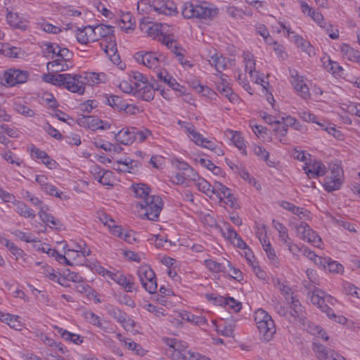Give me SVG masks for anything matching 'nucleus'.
Wrapping results in <instances>:
<instances>
[{
    "label": "nucleus",
    "mask_w": 360,
    "mask_h": 360,
    "mask_svg": "<svg viewBox=\"0 0 360 360\" xmlns=\"http://www.w3.org/2000/svg\"><path fill=\"white\" fill-rule=\"evenodd\" d=\"M134 141L137 139L139 143H143L149 136H152V132L146 128L139 130L136 127H134Z\"/></svg>",
    "instance_id": "42"
},
{
    "label": "nucleus",
    "mask_w": 360,
    "mask_h": 360,
    "mask_svg": "<svg viewBox=\"0 0 360 360\" xmlns=\"http://www.w3.org/2000/svg\"><path fill=\"white\" fill-rule=\"evenodd\" d=\"M326 68L329 72L337 76H341L343 72V68L339 65V63L332 61L330 59H329L328 64Z\"/></svg>",
    "instance_id": "50"
},
{
    "label": "nucleus",
    "mask_w": 360,
    "mask_h": 360,
    "mask_svg": "<svg viewBox=\"0 0 360 360\" xmlns=\"http://www.w3.org/2000/svg\"><path fill=\"white\" fill-rule=\"evenodd\" d=\"M165 352L167 356L170 357L174 360H186V359L188 358L186 354L176 351L170 347H168Z\"/></svg>",
    "instance_id": "51"
},
{
    "label": "nucleus",
    "mask_w": 360,
    "mask_h": 360,
    "mask_svg": "<svg viewBox=\"0 0 360 360\" xmlns=\"http://www.w3.org/2000/svg\"><path fill=\"white\" fill-rule=\"evenodd\" d=\"M94 35L96 41L101 38L100 46L105 51L110 60L115 64L120 61V56L117 53L115 37L114 34V27L104 24L93 26Z\"/></svg>",
    "instance_id": "1"
},
{
    "label": "nucleus",
    "mask_w": 360,
    "mask_h": 360,
    "mask_svg": "<svg viewBox=\"0 0 360 360\" xmlns=\"http://www.w3.org/2000/svg\"><path fill=\"white\" fill-rule=\"evenodd\" d=\"M225 306H228L234 312H238L242 308V304L236 301L234 298L229 297L226 298V303Z\"/></svg>",
    "instance_id": "62"
},
{
    "label": "nucleus",
    "mask_w": 360,
    "mask_h": 360,
    "mask_svg": "<svg viewBox=\"0 0 360 360\" xmlns=\"http://www.w3.org/2000/svg\"><path fill=\"white\" fill-rule=\"evenodd\" d=\"M224 191H227V187L221 182L215 181L214 185H212L211 193L217 194L220 200L222 199L221 193Z\"/></svg>",
    "instance_id": "58"
},
{
    "label": "nucleus",
    "mask_w": 360,
    "mask_h": 360,
    "mask_svg": "<svg viewBox=\"0 0 360 360\" xmlns=\"http://www.w3.org/2000/svg\"><path fill=\"white\" fill-rule=\"evenodd\" d=\"M82 75L84 87L86 85L93 86L101 82H105L106 80V75L103 72H85Z\"/></svg>",
    "instance_id": "23"
},
{
    "label": "nucleus",
    "mask_w": 360,
    "mask_h": 360,
    "mask_svg": "<svg viewBox=\"0 0 360 360\" xmlns=\"http://www.w3.org/2000/svg\"><path fill=\"white\" fill-rule=\"evenodd\" d=\"M98 106V102L95 100H88L80 104V110L83 112H90Z\"/></svg>",
    "instance_id": "57"
},
{
    "label": "nucleus",
    "mask_w": 360,
    "mask_h": 360,
    "mask_svg": "<svg viewBox=\"0 0 360 360\" xmlns=\"http://www.w3.org/2000/svg\"><path fill=\"white\" fill-rule=\"evenodd\" d=\"M77 123L83 127L91 129L93 131L97 129H110V123L101 120L95 116L81 114V117L77 119Z\"/></svg>",
    "instance_id": "8"
},
{
    "label": "nucleus",
    "mask_w": 360,
    "mask_h": 360,
    "mask_svg": "<svg viewBox=\"0 0 360 360\" xmlns=\"http://www.w3.org/2000/svg\"><path fill=\"white\" fill-rule=\"evenodd\" d=\"M12 203L15 207V211L20 216L25 218L32 219L35 217V213L34 210L29 208L25 202L20 200H16L15 199Z\"/></svg>",
    "instance_id": "26"
},
{
    "label": "nucleus",
    "mask_w": 360,
    "mask_h": 360,
    "mask_svg": "<svg viewBox=\"0 0 360 360\" xmlns=\"http://www.w3.org/2000/svg\"><path fill=\"white\" fill-rule=\"evenodd\" d=\"M77 284L75 285V290L79 292V293H86L88 297H90L91 295L92 297L94 296V291L91 288V287L86 284L84 281L81 282L77 283Z\"/></svg>",
    "instance_id": "47"
},
{
    "label": "nucleus",
    "mask_w": 360,
    "mask_h": 360,
    "mask_svg": "<svg viewBox=\"0 0 360 360\" xmlns=\"http://www.w3.org/2000/svg\"><path fill=\"white\" fill-rule=\"evenodd\" d=\"M294 127L296 129H298V123H297L296 120L290 115H288L285 117H281L280 118V128H281V131L283 130L285 131H287L286 127Z\"/></svg>",
    "instance_id": "40"
},
{
    "label": "nucleus",
    "mask_w": 360,
    "mask_h": 360,
    "mask_svg": "<svg viewBox=\"0 0 360 360\" xmlns=\"http://www.w3.org/2000/svg\"><path fill=\"white\" fill-rule=\"evenodd\" d=\"M63 61L65 60L60 58L50 61L47 63V69H51L52 71L56 72L66 70L68 68V65L66 63H63Z\"/></svg>",
    "instance_id": "37"
},
{
    "label": "nucleus",
    "mask_w": 360,
    "mask_h": 360,
    "mask_svg": "<svg viewBox=\"0 0 360 360\" xmlns=\"http://www.w3.org/2000/svg\"><path fill=\"white\" fill-rule=\"evenodd\" d=\"M65 275V278L68 281H71L75 283L83 281V278L78 274L74 271H71L70 269H67L63 273Z\"/></svg>",
    "instance_id": "64"
},
{
    "label": "nucleus",
    "mask_w": 360,
    "mask_h": 360,
    "mask_svg": "<svg viewBox=\"0 0 360 360\" xmlns=\"http://www.w3.org/2000/svg\"><path fill=\"white\" fill-rule=\"evenodd\" d=\"M106 274L120 285L122 286L127 292H131L134 283L131 281L130 276L127 277L120 272L112 273L107 271Z\"/></svg>",
    "instance_id": "17"
},
{
    "label": "nucleus",
    "mask_w": 360,
    "mask_h": 360,
    "mask_svg": "<svg viewBox=\"0 0 360 360\" xmlns=\"http://www.w3.org/2000/svg\"><path fill=\"white\" fill-rule=\"evenodd\" d=\"M216 14V9L209 8L190 2L185 3L182 9V15L185 18L207 19L214 17Z\"/></svg>",
    "instance_id": "3"
},
{
    "label": "nucleus",
    "mask_w": 360,
    "mask_h": 360,
    "mask_svg": "<svg viewBox=\"0 0 360 360\" xmlns=\"http://www.w3.org/2000/svg\"><path fill=\"white\" fill-rule=\"evenodd\" d=\"M255 321L263 340L269 342L276 333V326L274 321L269 314L262 309H257L255 312Z\"/></svg>",
    "instance_id": "2"
},
{
    "label": "nucleus",
    "mask_w": 360,
    "mask_h": 360,
    "mask_svg": "<svg viewBox=\"0 0 360 360\" xmlns=\"http://www.w3.org/2000/svg\"><path fill=\"white\" fill-rule=\"evenodd\" d=\"M137 275L145 290L150 294L157 291L158 285L155 272L147 266H141L137 271Z\"/></svg>",
    "instance_id": "4"
},
{
    "label": "nucleus",
    "mask_w": 360,
    "mask_h": 360,
    "mask_svg": "<svg viewBox=\"0 0 360 360\" xmlns=\"http://www.w3.org/2000/svg\"><path fill=\"white\" fill-rule=\"evenodd\" d=\"M61 86L72 93L82 95L85 91L82 75L63 74Z\"/></svg>",
    "instance_id": "6"
},
{
    "label": "nucleus",
    "mask_w": 360,
    "mask_h": 360,
    "mask_svg": "<svg viewBox=\"0 0 360 360\" xmlns=\"http://www.w3.org/2000/svg\"><path fill=\"white\" fill-rule=\"evenodd\" d=\"M344 58L360 64V52L354 50L349 45L344 44L340 48Z\"/></svg>",
    "instance_id": "27"
},
{
    "label": "nucleus",
    "mask_w": 360,
    "mask_h": 360,
    "mask_svg": "<svg viewBox=\"0 0 360 360\" xmlns=\"http://www.w3.org/2000/svg\"><path fill=\"white\" fill-rule=\"evenodd\" d=\"M342 184V178L335 176L334 175H328L324 179L323 186L326 191L332 192L339 190Z\"/></svg>",
    "instance_id": "30"
},
{
    "label": "nucleus",
    "mask_w": 360,
    "mask_h": 360,
    "mask_svg": "<svg viewBox=\"0 0 360 360\" xmlns=\"http://www.w3.org/2000/svg\"><path fill=\"white\" fill-rule=\"evenodd\" d=\"M248 75L252 82L256 84H260L263 89L267 91V87L269 86V82L265 81L263 78V75H261L259 72L256 71V70L252 71V73L250 72Z\"/></svg>",
    "instance_id": "39"
},
{
    "label": "nucleus",
    "mask_w": 360,
    "mask_h": 360,
    "mask_svg": "<svg viewBox=\"0 0 360 360\" xmlns=\"http://www.w3.org/2000/svg\"><path fill=\"white\" fill-rule=\"evenodd\" d=\"M168 86L175 91L178 92L179 95H185L187 97L188 96V94H186V88L179 84L172 77H169L168 78Z\"/></svg>",
    "instance_id": "44"
},
{
    "label": "nucleus",
    "mask_w": 360,
    "mask_h": 360,
    "mask_svg": "<svg viewBox=\"0 0 360 360\" xmlns=\"http://www.w3.org/2000/svg\"><path fill=\"white\" fill-rule=\"evenodd\" d=\"M245 69L246 72H251L255 70V60L251 53H244Z\"/></svg>",
    "instance_id": "49"
},
{
    "label": "nucleus",
    "mask_w": 360,
    "mask_h": 360,
    "mask_svg": "<svg viewBox=\"0 0 360 360\" xmlns=\"http://www.w3.org/2000/svg\"><path fill=\"white\" fill-rule=\"evenodd\" d=\"M120 22L122 23V25H120V26L124 30H134L135 27V20L131 13H123L121 16Z\"/></svg>",
    "instance_id": "36"
},
{
    "label": "nucleus",
    "mask_w": 360,
    "mask_h": 360,
    "mask_svg": "<svg viewBox=\"0 0 360 360\" xmlns=\"http://www.w3.org/2000/svg\"><path fill=\"white\" fill-rule=\"evenodd\" d=\"M294 228L297 232V236L302 240H306L308 234L307 229H310L309 226L305 222H301L300 224L294 225Z\"/></svg>",
    "instance_id": "46"
},
{
    "label": "nucleus",
    "mask_w": 360,
    "mask_h": 360,
    "mask_svg": "<svg viewBox=\"0 0 360 360\" xmlns=\"http://www.w3.org/2000/svg\"><path fill=\"white\" fill-rule=\"evenodd\" d=\"M133 88V95L147 101L153 99V88L148 86L147 81L143 82H134Z\"/></svg>",
    "instance_id": "14"
},
{
    "label": "nucleus",
    "mask_w": 360,
    "mask_h": 360,
    "mask_svg": "<svg viewBox=\"0 0 360 360\" xmlns=\"http://www.w3.org/2000/svg\"><path fill=\"white\" fill-rule=\"evenodd\" d=\"M109 314L120 323H126L128 318L127 314L118 308H113L110 309L109 311Z\"/></svg>",
    "instance_id": "45"
},
{
    "label": "nucleus",
    "mask_w": 360,
    "mask_h": 360,
    "mask_svg": "<svg viewBox=\"0 0 360 360\" xmlns=\"http://www.w3.org/2000/svg\"><path fill=\"white\" fill-rule=\"evenodd\" d=\"M77 40L82 44H87L90 42L96 41L94 35V30L93 26L87 25L82 28H77L76 30Z\"/></svg>",
    "instance_id": "15"
},
{
    "label": "nucleus",
    "mask_w": 360,
    "mask_h": 360,
    "mask_svg": "<svg viewBox=\"0 0 360 360\" xmlns=\"http://www.w3.org/2000/svg\"><path fill=\"white\" fill-rule=\"evenodd\" d=\"M309 232L307 235L305 241H307L309 243H311L313 245L316 247H319L321 239V238L310 228V229H307Z\"/></svg>",
    "instance_id": "52"
},
{
    "label": "nucleus",
    "mask_w": 360,
    "mask_h": 360,
    "mask_svg": "<svg viewBox=\"0 0 360 360\" xmlns=\"http://www.w3.org/2000/svg\"><path fill=\"white\" fill-rule=\"evenodd\" d=\"M151 6L153 11L160 14L174 15L178 13L176 4L172 1L153 0Z\"/></svg>",
    "instance_id": "13"
},
{
    "label": "nucleus",
    "mask_w": 360,
    "mask_h": 360,
    "mask_svg": "<svg viewBox=\"0 0 360 360\" xmlns=\"http://www.w3.org/2000/svg\"><path fill=\"white\" fill-rule=\"evenodd\" d=\"M291 77V84L299 96L302 98L307 100L310 98L309 88L303 79V77L299 75L295 70H290Z\"/></svg>",
    "instance_id": "9"
},
{
    "label": "nucleus",
    "mask_w": 360,
    "mask_h": 360,
    "mask_svg": "<svg viewBox=\"0 0 360 360\" xmlns=\"http://www.w3.org/2000/svg\"><path fill=\"white\" fill-rule=\"evenodd\" d=\"M132 189L135 196L142 199L141 201L148 199L153 195H150V188L144 184H135L132 185Z\"/></svg>",
    "instance_id": "31"
},
{
    "label": "nucleus",
    "mask_w": 360,
    "mask_h": 360,
    "mask_svg": "<svg viewBox=\"0 0 360 360\" xmlns=\"http://www.w3.org/2000/svg\"><path fill=\"white\" fill-rule=\"evenodd\" d=\"M42 100L46 105H49L50 109L54 110L58 106L57 101L51 94H44Z\"/></svg>",
    "instance_id": "61"
},
{
    "label": "nucleus",
    "mask_w": 360,
    "mask_h": 360,
    "mask_svg": "<svg viewBox=\"0 0 360 360\" xmlns=\"http://www.w3.org/2000/svg\"><path fill=\"white\" fill-rule=\"evenodd\" d=\"M328 263H326V270L331 273L341 274L344 271L343 266L336 261L332 260L330 258L328 259Z\"/></svg>",
    "instance_id": "43"
},
{
    "label": "nucleus",
    "mask_w": 360,
    "mask_h": 360,
    "mask_svg": "<svg viewBox=\"0 0 360 360\" xmlns=\"http://www.w3.org/2000/svg\"><path fill=\"white\" fill-rule=\"evenodd\" d=\"M226 77L227 75L221 74L214 81L218 91L226 98H228L231 102L238 100V96L233 92L229 83Z\"/></svg>",
    "instance_id": "12"
},
{
    "label": "nucleus",
    "mask_w": 360,
    "mask_h": 360,
    "mask_svg": "<svg viewBox=\"0 0 360 360\" xmlns=\"http://www.w3.org/2000/svg\"><path fill=\"white\" fill-rule=\"evenodd\" d=\"M205 266L211 271L215 273L227 271L226 266L221 263H218L213 259H206L205 261Z\"/></svg>",
    "instance_id": "38"
},
{
    "label": "nucleus",
    "mask_w": 360,
    "mask_h": 360,
    "mask_svg": "<svg viewBox=\"0 0 360 360\" xmlns=\"http://www.w3.org/2000/svg\"><path fill=\"white\" fill-rule=\"evenodd\" d=\"M197 88L198 93L200 94L202 96L212 99L216 96V93L214 92V91L207 86L198 84Z\"/></svg>",
    "instance_id": "55"
},
{
    "label": "nucleus",
    "mask_w": 360,
    "mask_h": 360,
    "mask_svg": "<svg viewBox=\"0 0 360 360\" xmlns=\"http://www.w3.org/2000/svg\"><path fill=\"white\" fill-rule=\"evenodd\" d=\"M309 178L322 176L326 172V168L321 162H315L309 167L304 168Z\"/></svg>",
    "instance_id": "24"
},
{
    "label": "nucleus",
    "mask_w": 360,
    "mask_h": 360,
    "mask_svg": "<svg viewBox=\"0 0 360 360\" xmlns=\"http://www.w3.org/2000/svg\"><path fill=\"white\" fill-rule=\"evenodd\" d=\"M134 127L121 129L115 134V139L123 145H131L134 142Z\"/></svg>",
    "instance_id": "19"
},
{
    "label": "nucleus",
    "mask_w": 360,
    "mask_h": 360,
    "mask_svg": "<svg viewBox=\"0 0 360 360\" xmlns=\"http://www.w3.org/2000/svg\"><path fill=\"white\" fill-rule=\"evenodd\" d=\"M44 130L52 137L56 139L60 140L63 138V135L49 122L44 127Z\"/></svg>",
    "instance_id": "63"
},
{
    "label": "nucleus",
    "mask_w": 360,
    "mask_h": 360,
    "mask_svg": "<svg viewBox=\"0 0 360 360\" xmlns=\"http://www.w3.org/2000/svg\"><path fill=\"white\" fill-rule=\"evenodd\" d=\"M2 53L6 56L10 58H18L19 55V52L20 51L19 49L12 46L10 47L8 44L3 45L1 49Z\"/></svg>",
    "instance_id": "53"
},
{
    "label": "nucleus",
    "mask_w": 360,
    "mask_h": 360,
    "mask_svg": "<svg viewBox=\"0 0 360 360\" xmlns=\"http://www.w3.org/2000/svg\"><path fill=\"white\" fill-rule=\"evenodd\" d=\"M300 6L302 11L304 13H307L308 15L310 16L316 22H317L321 27H324L323 16L321 13L316 12L313 8L309 6L306 2L301 1Z\"/></svg>",
    "instance_id": "29"
},
{
    "label": "nucleus",
    "mask_w": 360,
    "mask_h": 360,
    "mask_svg": "<svg viewBox=\"0 0 360 360\" xmlns=\"http://www.w3.org/2000/svg\"><path fill=\"white\" fill-rule=\"evenodd\" d=\"M224 134L226 136L231 135V139L235 146L241 150L243 154L247 155L245 141L240 132L231 129H226Z\"/></svg>",
    "instance_id": "21"
},
{
    "label": "nucleus",
    "mask_w": 360,
    "mask_h": 360,
    "mask_svg": "<svg viewBox=\"0 0 360 360\" xmlns=\"http://www.w3.org/2000/svg\"><path fill=\"white\" fill-rule=\"evenodd\" d=\"M7 22L13 28L25 30L27 28V24L22 20V18L16 13L8 12L6 14Z\"/></svg>",
    "instance_id": "25"
},
{
    "label": "nucleus",
    "mask_w": 360,
    "mask_h": 360,
    "mask_svg": "<svg viewBox=\"0 0 360 360\" xmlns=\"http://www.w3.org/2000/svg\"><path fill=\"white\" fill-rule=\"evenodd\" d=\"M99 183L105 186H113V174L112 172L105 170L99 176Z\"/></svg>",
    "instance_id": "54"
},
{
    "label": "nucleus",
    "mask_w": 360,
    "mask_h": 360,
    "mask_svg": "<svg viewBox=\"0 0 360 360\" xmlns=\"http://www.w3.org/2000/svg\"><path fill=\"white\" fill-rule=\"evenodd\" d=\"M134 58L139 63H141L150 69H155L160 66V63L164 62L165 56L158 55L154 52H137Z\"/></svg>",
    "instance_id": "7"
},
{
    "label": "nucleus",
    "mask_w": 360,
    "mask_h": 360,
    "mask_svg": "<svg viewBox=\"0 0 360 360\" xmlns=\"http://www.w3.org/2000/svg\"><path fill=\"white\" fill-rule=\"evenodd\" d=\"M290 300L291 316L299 321H304L306 318L304 307L301 305L300 301L293 296H290Z\"/></svg>",
    "instance_id": "22"
},
{
    "label": "nucleus",
    "mask_w": 360,
    "mask_h": 360,
    "mask_svg": "<svg viewBox=\"0 0 360 360\" xmlns=\"http://www.w3.org/2000/svg\"><path fill=\"white\" fill-rule=\"evenodd\" d=\"M316 306L321 310V311L326 313L327 316L334 321L341 324H345L346 323L347 319L343 316L336 315L334 313V311L326 303L324 295L322 296L320 302Z\"/></svg>",
    "instance_id": "18"
},
{
    "label": "nucleus",
    "mask_w": 360,
    "mask_h": 360,
    "mask_svg": "<svg viewBox=\"0 0 360 360\" xmlns=\"http://www.w3.org/2000/svg\"><path fill=\"white\" fill-rule=\"evenodd\" d=\"M211 65L214 66L217 71L219 73L226 69L227 68V60L226 58L217 53L214 54L211 57L210 60Z\"/></svg>",
    "instance_id": "32"
},
{
    "label": "nucleus",
    "mask_w": 360,
    "mask_h": 360,
    "mask_svg": "<svg viewBox=\"0 0 360 360\" xmlns=\"http://www.w3.org/2000/svg\"><path fill=\"white\" fill-rule=\"evenodd\" d=\"M85 319L92 325L97 326L98 328L106 330V327L103 326V322L101 320V318L92 311H88L84 314Z\"/></svg>",
    "instance_id": "35"
},
{
    "label": "nucleus",
    "mask_w": 360,
    "mask_h": 360,
    "mask_svg": "<svg viewBox=\"0 0 360 360\" xmlns=\"http://www.w3.org/2000/svg\"><path fill=\"white\" fill-rule=\"evenodd\" d=\"M105 103L117 111L126 110L130 107L122 97L115 95H107Z\"/></svg>",
    "instance_id": "20"
},
{
    "label": "nucleus",
    "mask_w": 360,
    "mask_h": 360,
    "mask_svg": "<svg viewBox=\"0 0 360 360\" xmlns=\"http://www.w3.org/2000/svg\"><path fill=\"white\" fill-rule=\"evenodd\" d=\"M18 319V316H14L10 314H4V317L0 321L7 323L12 328L18 329L21 326Z\"/></svg>",
    "instance_id": "41"
},
{
    "label": "nucleus",
    "mask_w": 360,
    "mask_h": 360,
    "mask_svg": "<svg viewBox=\"0 0 360 360\" xmlns=\"http://www.w3.org/2000/svg\"><path fill=\"white\" fill-rule=\"evenodd\" d=\"M312 349L319 360H346L344 356L331 349H327L323 345L314 342Z\"/></svg>",
    "instance_id": "10"
},
{
    "label": "nucleus",
    "mask_w": 360,
    "mask_h": 360,
    "mask_svg": "<svg viewBox=\"0 0 360 360\" xmlns=\"http://www.w3.org/2000/svg\"><path fill=\"white\" fill-rule=\"evenodd\" d=\"M39 215L44 222L46 223L47 224L49 223L51 224V226H50L51 228H55L56 229H60L61 228L62 224L60 223V220L56 219L51 214L44 211L43 208H41L39 212Z\"/></svg>",
    "instance_id": "33"
},
{
    "label": "nucleus",
    "mask_w": 360,
    "mask_h": 360,
    "mask_svg": "<svg viewBox=\"0 0 360 360\" xmlns=\"http://www.w3.org/2000/svg\"><path fill=\"white\" fill-rule=\"evenodd\" d=\"M274 285L276 288H277L279 291L285 296L286 300H288L289 298L290 299V296L292 295L291 288L285 285L283 283H282L279 279H277L276 281L274 283Z\"/></svg>",
    "instance_id": "48"
},
{
    "label": "nucleus",
    "mask_w": 360,
    "mask_h": 360,
    "mask_svg": "<svg viewBox=\"0 0 360 360\" xmlns=\"http://www.w3.org/2000/svg\"><path fill=\"white\" fill-rule=\"evenodd\" d=\"M304 286L309 290L308 295L310 296V301L314 305H317L324 295V292L317 288L312 284H309L306 281L303 283Z\"/></svg>",
    "instance_id": "28"
},
{
    "label": "nucleus",
    "mask_w": 360,
    "mask_h": 360,
    "mask_svg": "<svg viewBox=\"0 0 360 360\" xmlns=\"http://www.w3.org/2000/svg\"><path fill=\"white\" fill-rule=\"evenodd\" d=\"M196 186H198L200 191L204 193L206 195H209L211 193V190L212 188V185H211L208 181L205 179H200L198 183H196Z\"/></svg>",
    "instance_id": "59"
},
{
    "label": "nucleus",
    "mask_w": 360,
    "mask_h": 360,
    "mask_svg": "<svg viewBox=\"0 0 360 360\" xmlns=\"http://www.w3.org/2000/svg\"><path fill=\"white\" fill-rule=\"evenodd\" d=\"M139 205L146 210L144 214L148 219L156 221L162 210V200L159 196H153L141 201Z\"/></svg>",
    "instance_id": "5"
},
{
    "label": "nucleus",
    "mask_w": 360,
    "mask_h": 360,
    "mask_svg": "<svg viewBox=\"0 0 360 360\" xmlns=\"http://www.w3.org/2000/svg\"><path fill=\"white\" fill-rule=\"evenodd\" d=\"M179 316L182 320L187 321L190 323H193L195 325L201 326L206 323V320L204 317L200 316H195L191 312L187 311H183L179 313Z\"/></svg>",
    "instance_id": "34"
},
{
    "label": "nucleus",
    "mask_w": 360,
    "mask_h": 360,
    "mask_svg": "<svg viewBox=\"0 0 360 360\" xmlns=\"http://www.w3.org/2000/svg\"><path fill=\"white\" fill-rule=\"evenodd\" d=\"M254 153L256 155L263 159L269 166H272V163L270 164L268 162L269 153L266 151L264 148L260 146H255L254 147Z\"/></svg>",
    "instance_id": "56"
},
{
    "label": "nucleus",
    "mask_w": 360,
    "mask_h": 360,
    "mask_svg": "<svg viewBox=\"0 0 360 360\" xmlns=\"http://www.w3.org/2000/svg\"><path fill=\"white\" fill-rule=\"evenodd\" d=\"M29 73L25 70L10 69L4 75L5 82L9 86H15L27 82Z\"/></svg>",
    "instance_id": "11"
},
{
    "label": "nucleus",
    "mask_w": 360,
    "mask_h": 360,
    "mask_svg": "<svg viewBox=\"0 0 360 360\" xmlns=\"http://www.w3.org/2000/svg\"><path fill=\"white\" fill-rule=\"evenodd\" d=\"M162 340L168 347H170L173 348V349L180 352L181 353H184L186 354V356L189 355V359L193 360L195 358L193 353L186 349L188 347L186 342L177 340L176 339L168 338H163Z\"/></svg>",
    "instance_id": "16"
},
{
    "label": "nucleus",
    "mask_w": 360,
    "mask_h": 360,
    "mask_svg": "<svg viewBox=\"0 0 360 360\" xmlns=\"http://www.w3.org/2000/svg\"><path fill=\"white\" fill-rule=\"evenodd\" d=\"M137 10L139 13L144 14L145 13H149L153 10L151 3H148L146 0H141L138 2Z\"/></svg>",
    "instance_id": "60"
}]
</instances>
